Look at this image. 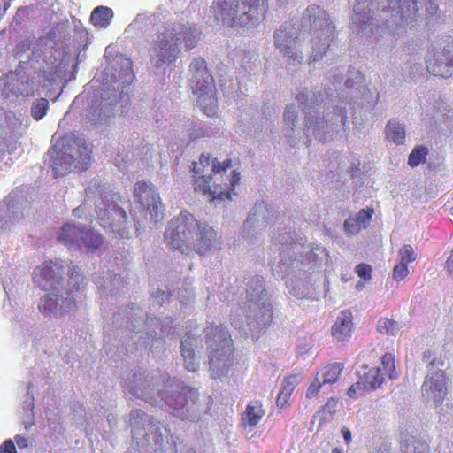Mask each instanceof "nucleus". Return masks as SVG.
<instances>
[{"mask_svg":"<svg viewBox=\"0 0 453 453\" xmlns=\"http://www.w3.org/2000/svg\"><path fill=\"white\" fill-rule=\"evenodd\" d=\"M69 36V25L63 22L34 43L28 40L19 43L15 52L19 68L0 80L1 95L4 97H26L34 96L39 88L47 93L54 90L72 61V54L65 46Z\"/></svg>","mask_w":453,"mask_h":453,"instance_id":"obj_1","label":"nucleus"},{"mask_svg":"<svg viewBox=\"0 0 453 453\" xmlns=\"http://www.w3.org/2000/svg\"><path fill=\"white\" fill-rule=\"evenodd\" d=\"M345 73L344 67L332 70L326 77V84L331 82L325 95L317 94L306 87H299L295 93V100L303 107L304 117L303 134L306 137L313 136L320 142L333 139L341 129L345 132L348 120L345 100L357 102L359 95L366 88L364 77L359 72H353L354 77H348L342 88V81Z\"/></svg>","mask_w":453,"mask_h":453,"instance_id":"obj_2","label":"nucleus"},{"mask_svg":"<svg viewBox=\"0 0 453 453\" xmlns=\"http://www.w3.org/2000/svg\"><path fill=\"white\" fill-rule=\"evenodd\" d=\"M423 5L428 16L436 14L438 5L433 0H356L350 29L372 42L393 38L415 19Z\"/></svg>","mask_w":453,"mask_h":453,"instance_id":"obj_3","label":"nucleus"},{"mask_svg":"<svg viewBox=\"0 0 453 453\" xmlns=\"http://www.w3.org/2000/svg\"><path fill=\"white\" fill-rule=\"evenodd\" d=\"M160 372L138 371L132 378L125 381L128 392L150 404L164 402L172 414L181 420L198 421L210 410L211 399L209 396L200 398L196 388L188 386L180 390L165 393L159 388V383L165 382L166 376H159Z\"/></svg>","mask_w":453,"mask_h":453,"instance_id":"obj_4","label":"nucleus"},{"mask_svg":"<svg viewBox=\"0 0 453 453\" xmlns=\"http://www.w3.org/2000/svg\"><path fill=\"white\" fill-rule=\"evenodd\" d=\"M275 241L280 245V260L273 268L274 275L286 280V287L294 297L311 298L312 286L310 278L327 257L326 250L319 244L305 245L294 242L291 233L280 234Z\"/></svg>","mask_w":453,"mask_h":453,"instance_id":"obj_5","label":"nucleus"},{"mask_svg":"<svg viewBox=\"0 0 453 453\" xmlns=\"http://www.w3.org/2000/svg\"><path fill=\"white\" fill-rule=\"evenodd\" d=\"M106 74L111 78L95 91L89 106L91 120L96 124H102L114 112H126L124 108L129 100V85L134 77L131 60L122 54L117 55Z\"/></svg>","mask_w":453,"mask_h":453,"instance_id":"obj_6","label":"nucleus"},{"mask_svg":"<svg viewBox=\"0 0 453 453\" xmlns=\"http://www.w3.org/2000/svg\"><path fill=\"white\" fill-rule=\"evenodd\" d=\"M200 35L199 29L188 22L168 24L150 50L154 66L165 69L174 63L180 54V45L184 43L186 50H191L196 46Z\"/></svg>","mask_w":453,"mask_h":453,"instance_id":"obj_7","label":"nucleus"},{"mask_svg":"<svg viewBox=\"0 0 453 453\" xmlns=\"http://www.w3.org/2000/svg\"><path fill=\"white\" fill-rule=\"evenodd\" d=\"M67 287L59 290L47 291L38 303L39 311L46 318H62L77 307V299L85 287L84 277L81 269L66 265Z\"/></svg>","mask_w":453,"mask_h":453,"instance_id":"obj_8","label":"nucleus"},{"mask_svg":"<svg viewBox=\"0 0 453 453\" xmlns=\"http://www.w3.org/2000/svg\"><path fill=\"white\" fill-rule=\"evenodd\" d=\"M95 205V212L100 226L110 232L124 236V224L127 221L125 211L113 201V195L103 192L99 185L91 183L85 189L83 203L73 211L76 217H81V210Z\"/></svg>","mask_w":453,"mask_h":453,"instance_id":"obj_9","label":"nucleus"},{"mask_svg":"<svg viewBox=\"0 0 453 453\" xmlns=\"http://www.w3.org/2000/svg\"><path fill=\"white\" fill-rule=\"evenodd\" d=\"M267 0H214L211 6L218 21L229 27H253L265 17Z\"/></svg>","mask_w":453,"mask_h":453,"instance_id":"obj_10","label":"nucleus"},{"mask_svg":"<svg viewBox=\"0 0 453 453\" xmlns=\"http://www.w3.org/2000/svg\"><path fill=\"white\" fill-rule=\"evenodd\" d=\"M421 360L427 368L425 380L421 386L423 401L426 404H433L439 411L451 409L453 403L449 404L447 397L449 378L445 372V361L429 349L422 353Z\"/></svg>","mask_w":453,"mask_h":453,"instance_id":"obj_11","label":"nucleus"},{"mask_svg":"<svg viewBox=\"0 0 453 453\" xmlns=\"http://www.w3.org/2000/svg\"><path fill=\"white\" fill-rule=\"evenodd\" d=\"M91 148L82 139L62 138L48 150L49 163L55 177H62L73 169L89 166Z\"/></svg>","mask_w":453,"mask_h":453,"instance_id":"obj_12","label":"nucleus"},{"mask_svg":"<svg viewBox=\"0 0 453 453\" xmlns=\"http://www.w3.org/2000/svg\"><path fill=\"white\" fill-rule=\"evenodd\" d=\"M303 20L310 27V51L307 64L318 62L329 50L334 37L335 27L328 12L319 5H310L303 14Z\"/></svg>","mask_w":453,"mask_h":453,"instance_id":"obj_13","label":"nucleus"},{"mask_svg":"<svg viewBox=\"0 0 453 453\" xmlns=\"http://www.w3.org/2000/svg\"><path fill=\"white\" fill-rule=\"evenodd\" d=\"M125 317L128 320L133 319L128 327L131 332L130 338L136 349L161 344L165 337L173 334L171 326L173 323L172 319L166 318L164 321H160L157 318L148 317L144 322L142 310L134 304L130 307V311L125 313Z\"/></svg>","mask_w":453,"mask_h":453,"instance_id":"obj_14","label":"nucleus"},{"mask_svg":"<svg viewBox=\"0 0 453 453\" xmlns=\"http://www.w3.org/2000/svg\"><path fill=\"white\" fill-rule=\"evenodd\" d=\"M248 324L254 329L269 325L273 319V306L262 276L251 277L246 288L245 301L241 306Z\"/></svg>","mask_w":453,"mask_h":453,"instance_id":"obj_15","label":"nucleus"},{"mask_svg":"<svg viewBox=\"0 0 453 453\" xmlns=\"http://www.w3.org/2000/svg\"><path fill=\"white\" fill-rule=\"evenodd\" d=\"M209 357V371L213 379L228 373L232 365V341L226 326H211L204 329Z\"/></svg>","mask_w":453,"mask_h":453,"instance_id":"obj_16","label":"nucleus"},{"mask_svg":"<svg viewBox=\"0 0 453 453\" xmlns=\"http://www.w3.org/2000/svg\"><path fill=\"white\" fill-rule=\"evenodd\" d=\"M132 438L141 447H150L155 452L163 449L168 431L159 421L142 410L130 413Z\"/></svg>","mask_w":453,"mask_h":453,"instance_id":"obj_17","label":"nucleus"},{"mask_svg":"<svg viewBox=\"0 0 453 453\" xmlns=\"http://www.w3.org/2000/svg\"><path fill=\"white\" fill-rule=\"evenodd\" d=\"M273 42L275 50L288 65L297 66L304 63L303 38L297 23H282L273 32Z\"/></svg>","mask_w":453,"mask_h":453,"instance_id":"obj_18","label":"nucleus"},{"mask_svg":"<svg viewBox=\"0 0 453 453\" xmlns=\"http://www.w3.org/2000/svg\"><path fill=\"white\" fill-rule=\"evenodd\" d=\"M189 71L192 91L198 95V106L207 116L214 115L216 112L215 85L212 76L207 70L204 59L201 58L193 59L189 65Z\"/></svg>","mask_w":453,"mask_h":453,"instance_id":"obj_19","label":"nucleus"},{"mask_svg":"<svg viewBox=\"0 0 453 453\" xmlns=\"http://www.w3.org/2000/svg\"><path fill=\"white\" fill-rule=\"evenodd\" d=\"M196 228L198 222L195 217L187 211H181L169 222L164 234L165 242L172 249L188 255L192 251Z\"/></svg>","mask_w":453,"mask_h":453,"instance_id":"obj_20","label":"nucleus"},{"mask_svg":"<svg viewBox=\"0 0 453 453\" xmlns=\"http://www.w3.org/2000/svg\"><path fill=\"white\" fill-rule=\"evenodd\" d=\"M58 241L70 249L95 252L103 244L102 236L81 223L65 224L58 235Z\"/></svg>","mask_w":453,"mask_h":453,"instance_id":"obj_21","label":"nucleus"},{"mask_svg":"<svg viewBox=\"0 0 453 453\" xmlns=\"http://www.w3.org/2000/svg\"><path fill=\"white\" fill-rule=\"evenodd\" d=\"M65 265L63 261H46L35 268L33 273L34 283L44 291L59 290L67 287L63 275Z\"/></svg>","mask_w":453,"mask_h":453,"instance_id":"obj_22","label":"nucleus"},{"mask_svg":"<svg viewBox=\"0 0 453 453\" xmlns=\"http://www.w3.org/2000/svg\"><path fill=\"white\" fill-rule=\"evenodd\" d=\"M429 54L426 69L430 73L443 78L453 76V41L443 46H433Z\"/></svg>","mask_w":453,"mask_h":453,"instance_id":"obj_23","label":"nucleus"},{"mask_svg":"<svg viewBox=\"0 0 453 453\" xmlns=\"http://www.w3.org/2000/svg\"><path fill=\"white\" fill-rule=\"evenodd\" d=\"M134 196L150 219L157 222L163 218V207L157 188L150 181H138L134 186Z\"/></svg>","mask_w":453,"mask_h":453,"instance_id":"obj_24","label":"nucleus"},{"mask_svg":"<svg viewBox=\"0 0 453 453\" xmlns=\"http://www.w3.org/2000/svg\"><path fill=\"white\" fill-rule=\"evenodd\" d=\"M273 217V209L269 208L266 203L264 202L256 203L243 223V237H255L260 234L270 224Z\"/></svg>","mask_w":453,"mask_h":453,"instance_id":"obj_25","label":"nucleus"},{"mask_svg":"<svg viewBox=\"0 0 453 453\" xmlns=\"http://www.w3.org/2000/svg\"><path fill=\"white\" fill-rule=\"evenodd\" d=\"M358 380L348 389L349 397H357L365 390H373L381 385L384 378L380 374V370L370 369L366 365L357 371Z\"/></svg>","mask_w":453,"mask_h":453,"instance_id":"obj_26","label":"nucleus"},{"mask_svg":"<svg viewBox=\"0 0 453 453\" xmlns=\"http://www.w3.org/2000/svg\"><path fill=\"white\" fill-rule=\"evenodd\" d=\"M299 109V105L289 104L286 106L283 113L282 133L290 146H295L301 137Z\"/></svg>","mask_w":453,"mask_h":453,"instance_id":"obj_27","label":"nucleus"},{"mask_svg":"<svg viewBox=\"0 0 453 453\" xmlns=\"http://www.w3.org/2000/svg\"><path fill=\"white\" fill-rule=\"evenodd\" d=\"M219 244L217 233L211 226L207 224H198L192 243V251L203 255L211 250L219 249Z\"/></svg>","mask_w":453,"mask_h":453,"instance_id":"obj_28","label":"nucleus"},{"mask_svg":"<svg viewBox=\"0 0 453 453\" xmlns=\"http://www.w3.org/2000/svg\"><path fill=\"white\" fill-rule=\"evenodd\" d=\"M195 190L207 194L211 197V201H224L229 198V194L223 192L219 185H217L212 181V176L211 174H202L196 176L195 179Z\"/></svg>","mask_w":453,"mask_h":453,"instance_id":"obj_29","label":"nucleus"},{"mask_svg":"<svg viewBox=\"0 0 453 453\" xmlns=\"http://www.w3.org/2000/svg\"><path fill=\"white\" fill-rule=\"evenodd\" d=\"M94 280L102 294L105 296H117L125 286L122 277L111 272H103L96 275Z\"/></svg>","mask_w":453,"mask_h":453,"instance_id":"obj_30","label":"nucleus"},{"mask_svg":"<svg viewBox=\"0 0 453 453\" xmlns=\"http://www.w3.org/2000/svg\"><path fill=\"white\" fill-rule=\"evenodd\" d=\"M197 344L198 339L190 332L181 340L180 352L183 357V365L189 372H196L199 367V357L194 349Z\"/></svg>","mask_w":453,"mask_h":453,"instance_id":"obj_31","label":"nucleus"},{"mask_svg":"<svg viewBox=\"0 0 453 453\" xmlns=\"http://www.w3.org/2000/svg\"><path fill=\"white\" fill-rule=\"evenodd\" d=\"M158 15L148 13H138L135 19L125 29L127 36H141L151 32V27L157 25Z\"/></svg>","mask_w":453,"mask_h":453,"instance_id":"obj_32","label":"nucleus"},{"mask_svg":"<svg viewBox=\"0 0 453 453\" xmlns=\"http://www.w3.org/2000/svg\"><path fill=\"white\" fill-rule=\"evenodd\" d=\"M4 203L7 207L8 219H0V231H7L12 225H14L23 217L21 210L19 196L15 192L9 194L5 199Z\"/></svg>","mask_w":453,"mask_h":453,"instance_id":"obj_33","label":"nucleus"},{"mask_svg":"<svg viewBox=\"0 0 453 453\" xmlns=\"http://www.w3.org/2000/svg\"><path fill=\"white\" fill-rule=\"evenodd\" d=\"M353 316L348 311H342L337 317L334 324L332 326V336L338 342H345L350 338L353 329Z\"/></svg>","mask_w":453,"mask_h":453,"instance_id":"obj_34","label":"nucleus"},{"mask_svg":"<svg viewBox=\"0 0 453 453\" xmlns=\"http://www.w3.org/2000/svg\"><path fill=\"white\" fill-rule=\"evenodd\" d=\"M385 133L387 140L394 142L395 145H402L405 142V127L398 120H389L386 126Z\"/></svg>","mask_w":453,"mask_h":453,"instance_id":"obj_35","label":"nucleus"},{"mask_svg":"<svg viewBox=\"0 0 453 453\" xmlns=\"http://www.w3.org/2000/svg\"><path fill=\"white\" fill-rule=\"evenodd\" d=\"M112 18L113 11L110 7L101 5L93 10L90 21L96 27H106Z\"/></svg>","mask_w":453,"mask_h":453,"instance_id":"obj_36","label":"nucleus"},{"mask_svg":"<svg viewBox=\"0 0 453 453\" xmlns=\"http://www.w3.org/2000/svg\"><path fill=\"white\" fill-rule=\"evenodd\" d=\"M427 444L416 439L413 436H409L401 441V450L403 453H427Z\"/></svg>","mask_w":453,"mask_h":453,"instance_id":"obj_37","label":"nucleus"},{"mask_svg":"<svg viewBox=\"0 0 453 453\" xmlns=\"http://www.w3.org/2000/svg\"><path fill=\"white\" fill-rule=\"evenodd\" d=\"M343 365L339 363H334L325 367L317 375H320V380L326 386V384H334L339 378L342 371Z\"/></svg>","mask_w":453,"mask_h":453,"instance_id":"obj_38","label":"nucleus"},{"mask_svg":"<svg viewBox=\"0 0 453 453\" xmlns=\"http://www.w3.org/2000/svg\"><path fill=\"white\" fill-rule=\"evenodd\" d=\"M50 107L48 99L44 97L35 99L30 107V115L35 120H41L46 115Z\"/></svg>","mask_w":453,"mask_h":453,"instance_id":"obj_39","label":"nucleus"},{"mask_svg":"<svg viewBox=\"0 0 453 453\" xmlns=\"http://www.w3.org/2000/svg\"><path fill=\"white\" fill-rule=\"evenodd\" d=\"M376 370H380V374L383 377V375H388L389 379L393 380L397 377V374L395 372V359L394 356L390 353H386L381 357V365Z\"/></svg>","mask_w":453,"mask_h":453,"instance_id":"obj_40","label":"nucleus"},{"mask_svg":"<svg viewBox=\"0 0 453 453\" xmlns=\"http://www.w3.org/2000/svg\"><path fill=\"white\" fill-rule=\"evenodd\" d=\"M428 154V149L425 146H416L411 152L408 157V165L411 167H416L419 164L426 161Z\"/></svg>","mask_w":453,"mask_h":453,"instance_id":"obj_41","label":"nucleus"},{"mask_svg":"<svg viewBox=\"0 0 453 453\" xmlns=\"http://www.w3.org/2000/svg\"><path fill=\"white\" fill-rule=\"evenodd\" d=\"M265 411L261 406L248 405L245 411L244 420L250 426H255L261 420Z\"/></svg>","mask_w":453,"mask_h":453,"instance_id":"obj_42","label":"nucleus"},{"mask_svg":"<svg viewBox=\"0 0 453 453\" xmlns=\"http://www.w3.org/2000/svg\"><path fill=\"white\" fill-rule=\"evenodd\" d=\"M377 328L380 333L395 335L399 332L401 325L395 320L384 318L379 319Z\"/></svg>","mask_w":453,"mask_h":453,"instance_id":"obj_43","label":"nucleus"},{"mask_svg":"<svg viewBox=\"0 0 453 453\" xmlns=\"http://www.w3.org/2000/svg\"><path fill=\"white\" fill-rule=\"evenodd\" d=\"M399 257H400V262L408 264V263L413 262L416 259L417 255L414 252V250L411 245L405 244L399 250Z\"/></svg>","mask_w":453,"mask_h":453,"instance_id":"obj_44","label":"nucleus"},{"mask_svg":"<svg viewBox=\"0 0 453 453\" xmlns=\"http://www.w3.org/2000/svg\"><path fill=\"white\" fill-rule=\"evenodd\" d=\"M298 377L296 375H291L284 379L282 386L280 389V392L284 393L285 395H291L293 390L297 384Z\"/></svg>","mask_w":453,"mask_h":453,"instance_id":"obj_45","label":"nucleus"},{"mask_svg":"<svg viewBox=\"0 0 453 453\" xmlns=\"http://www.w3.org/2000/svg\"><path fill=\"white\" fill-rule=\"evenodd\" d=\"M210 165V157L209 156L201 155L199 158V162L193 163V172L196 176L204 174V168L209 167Z\"/></svg>","mask_w":453,"mask_h":453,"instance_id":"obj_46","label":"nucleus"},{"mask_svg":"<svg viewBox=\"0 0 453 453\" xmlns=\"http://www.w3.org/2000/svg\"><path fill=\"white\" fill-rule=\"evenodd\" d=\"M206 135H208V128L203 124L197 123L193 127L192 132L189 134V140L187 144L192 140Z\"/></svg>","mask_w":453,"mask_h":453,"instance_id":"obj_47","label":"nucleus"},{"mask_svg":"<svg viewBox=\"0 0 453 453\" xmlns=\"http://www.w3.org/2000/svg\"><path fill=\"white\" fill-rule=\"evenodd\" d=\"M324 386L325 385L320 380V375H317L316 378L314 379V380L309 386L307 392H306V396L308 398L316 396L319 388H321Z\"/></svg>","mask_w":453,"mask_h":453,"instance_id":"obj_48","label":"nucleus"},{"mask_svg":"<svg viewBox=\"0 0 453 453\" xmlns=\"http://www.w3.org/2000/svg\"><path fill=\"white\" fill-rule=\"evenodd\" d=\"M407 264L400 262L394 267L393 277L396 280H402L408 274Z\"/></svg>","mask_w":453,"mask_h":453,"instance_id":"obj_49","label":"nucleus"},{"mask_svg":"<svg viewBox=\"0 0 453 453\" xmlns=\"http://www.w3.org/2000/svg\"><path fill=\"white\" fill-rule=\"evenodd\" d=\"M343 227L345 232L354 234L360 230L361 226L355 218L350 217L345 220Z\"/></svg>","mask_w":453,"mask_h":453,"instance_id":"obj_50","label":"nucleus"},{"mask_svg":"<svg viewBox=\"0 0 453 453\" xmlns=\"http://www.w3.org/2000/svg\"><path fill=\"white\" fill-rule=\"evenodd\" d=\"M356 273L365 280H371L372 267L366 264H359L356 266Z\"/></svg>","mask_w":453,"mask_h":453,"instance_id":"obj_51","label":"nucleus"},{"mask_svg":"<svg viewBox=\"0 0 453 453\" xmlns=\"http://www.w3.org/2000/svg\"><path fill=\"white\" fill-rule=\"evenodd\" d=\"M373 213V210L366 211L360 210L358 213L356 215L355 219L359 223V225L363 227H365V224L369 222L372 218V214Z\"/></svg>","mask_w":453,"mask_h":453,"instance_id":"obj_52","label":"nucleus"},{"mask_svg":"<svg viewBox=\"0 0 453 453\" xmlns=\"http://www.w3.org/2000/svg\"><path fill=\"white\" fill-rule=\"evenodd\" d=\"M337 400L334 398H330L327 403L325 404L322 410V413L324 415V418H327L326 415L332 416L335 411L337 408Z\"/></svg>","mask_w":453,"mask_h":453,"instance_id":"obj_53","label":"nucleus"},{"mask_svg":"<svg viewBox=\"0 0 453 453\" xmlns=\"http://www.w3.org/2000/svg\"><path fill=\"white\" fill-rule=\"evenodd\" d=\"M230 166H231L230 159H226V160L223 161L222 164H220L219 162H218L216 160H213L211 171L215 173H219L221 171L225 172L226 169L230 168Z\"/></svg>","mask_w":453,"mask_h":453,"instance_id":"obj_54","label":"nucleus"},{"mask_svg":"<svg viewBox=\"0 0 453 453\" xmlns=\"http://www.w3.org/2000/svg\"><path fill=\"white\" fill-rule=\"evenodd\" d=\"M178 297L180 298V303L183 304H188L194 299V295L191 290L184 289L179 290L177 292Z\"/></svg>","mask_w":453,"mask_h":453,"instance_id":"obj_55","label":"nucleus"},{"mask_svg":"<svg viewBox=\"0 0 453 453\" xmlns=\"http://www.w3.org/2000/svg\"><path fill=\"white\" fill-rule=\"evenodd\" d=\"M0 453H17L12 440L4 441L0 446Z\"/></svg>","mask_w":453,"mask_h":453,"instance_id":"obj_56","label":"nucleus"},{"mask_svg":"<svg viewBox=\"0 0 453 453\" xmlns=\"http://www.w3.org/2000/svg\"><path fill=\"white\" fill-rule=\"evenodd\" d=\"M152 296L157 304L161 305L165 299H168L169 295L164 290H157L155 294L152 295Z\"/></svg>","mask_w":453,"mask_h":453,"instance_id":"obj_57","label":"nucleus"},{"mask_svg":"<svg viewBox=\"0 0 453 453\" xmlns=\"http://www.w3.org/2000/svg\"><path fill=\"white\" fill-rule=\"evenodd\" d=\"M262 115H264V113L261 112L258 109L254 110V114H253V116L250 119V124H252V126L255 128H259L260 127V125L258 123V119L260 118H263Z\"/></svg>","mask_w":453,"mask_h":453,"instance_id":"obj_58","label":"nucleus"},{"mask_svg":"<svg viewBox=\"0 0 453 453\" xmlns=\"http://www.w3.org/2000/svg\"><path fill=\"white\" fill-rule=\"evenodd\" d=\"M289 398V395H285L284 393H281L279 391L278 395H277V399H276V404L279 408H283L288 400Z\"/></svg>","mask_w":453,"mask_h":453,"instance_id":"obj_59","label":"nucleus"},{"mask_svg":"<svg viewBox=\"0 0 453 453\" xmlns=\"http://www.w3.org/2000/svg\"><path fill=\"white\" fill-rule=\"evenodd\" d=\"M15 441L19 449L27 447V439L23 435L18 434L15 437Z\"/></svg>","mask_w":453,"mask_h":453,"instance_id":"obj_60","label":"nucleus"},{"mask_svg":"<svg viewBox=\"0 0 453 453\" xmlns=\"http://www.w3.org/2000/svg\"><path fill=\"white\" fill-rule=\"evenodd\" d=\"M342 434L344 441L349 443L351 441V432L348 428L343 427L342 429Z\"/></svg>","mask_w":453,"mask_h":453,"instance_id":"obj_61","label":"nucleus"},{"mask_svg":"<svg viewBox=\"0 0 453 453\" xmlns=\"http://www.w3.org/2000/svg\"><path fill=\"white\" fill-rule=\"evenodd\" d=\"M257 58H258V56L256 54L247 53V54H245L242 61H243V64L244 63L248 64L252 59H254V63H255L257 60Z\"/></svg>","mask_w":453,"mask_h":453,"instance_id":"obj_62","label":"nucleus"},{"mask_svg":"<svg viewBox=\"0 0 453 453\" xmlns=\"http://www.w3.org/2000/svg\"><path fill=\"white\" fill-rule=\"evenodd\" d=\"M240 180V173L235 172V171H233L232 172V185H235L238 181Z\"/></svg>","mask_w":453,"mask_h":453,"instance_id":"obj_63","label":"nucleus"},{"mask_svg":"<svg viewBox=\"0 0 453 453\" xmlns=\"http://www.w3.org/2000/svg\"><path fill=\"white\" fill-rule=\"evenodd\" d=\"M376 453H389V448L387 444L382 445Z\"/></svg>","mask_w":453,"mask_h":453,"instance_id":"obj_64","label":"nucleus"}]
</instances>
